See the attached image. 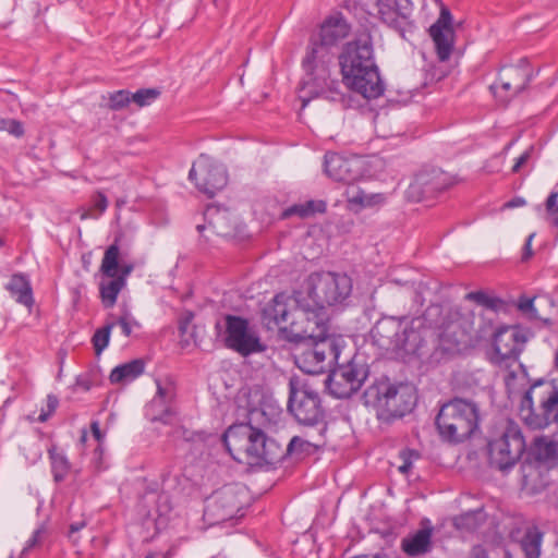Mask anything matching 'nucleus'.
Segmentation results:
<instances>
[{
	"label": "nucleus",
	"instance_id": "72a5a7b5",
	"mask_svg": "<svg viewBox=\"0 0 558 558\" xmlns=\"http://www.w3.org/2000/svg\"><path fill=\"white\" fill-rule=\"evenodd\" d=\"M49 459L51 463V472L53 475V480L57 483L63 482L69 474L71 464L66 458V456L59 451L57 447H51L48 450Z\"/></svg>",
	"mask_w": 558,
	"mask_h": 558
},
{
	"label": "nucleus",
	"instance_id": "5701e85b",
	"mask_svg": "<svg viewBox=\"0 0 558 558\" xmlns=\"http://www.w3.org/2000/svg\"><path fill=\"white\" fill-rule=\"evenodd\" d=\"M451 14L448 10H441L438 20L429 27V35L436 47V52L440 61L449 59L452 41Z\"/></svg>",
	"mask_w": 558,
	"mask_h": 558
},
{
	"label": "nucleus",
	"instance_id": "f3484780",
	"mask_svg": "<svg viewBox=\"0 0 558 558\" xmlns=\"http://www.w3.org/2000/svg\"><path fill=\"white\" fill-rule=\"evenodd\" d=\"M255 436H258L257 427L251 423H240L231 425L225 432L222 440L233 460L245 463L251 450L255 449Z\"/></svg>",
	"mask_w": 558,
	"mask_h": 558
},
{
	"label": "nucleus",
	"instance_id": "ea45409f",
	"mask_svg": "<svg viewBox=\"0 0 558 558\" xmlns=\"http://www.w3.org/2000/svg\"><path fill=\"white\" fill-rule=\"evenodd\" d=\"M114 323H109L102 328L95 331L92 342L95 349L96 355H100L101 352L108 347L110 340L111 329L114 327Z\"/></svg>",
	"mask_w": 558,
	"mask_h": 558
},
{
	"label": "nucleus",
	"instance_id": "09e8293b",
	"mask_svg": "<svg viewBox=\"0 0 558 558\" xmlns=\"http://www.w3.org/2000/svg\"><path fill=\"white\" fill-rule=\"evenodd\" d=\"M399 458L402 463L398 469L402 474H407L412 468L413 460L418 458V453L414 450L405 449L400 452Z\"/></svg>",
	"mask_w": 558,
	"mask_h": 558
},
{
	"label": "nucleus",
	"instance_id": "2eb2a0df",
	"mask_svg": "<svg viewBox=\"0 0 558 558\" xmlns=\"http://www.w3.org/2000/svg\"><path fill=\"white\" fill-rule=\"evenodd\" d=\"M527 341V333L519 326L499 327L493 338L494 355L492 361L499 366L515 362Z\"/></svg>",
	"mask_w": 558,
	"mask_h": 558
},
{
	"label": "nucleus",
	"instance_id": "6ab92c4d",
	"mask_svg": "<svg viewBox=\"0 0 558 558\" xmlns=\"http://www.w3.org/2000/svg\"><path fill=\"white\" fill-rule=\"evenodd\" d=\"M257 441L254 448L248 453L245 461L248 465H274L281 462L284 459L283 444L272 437H268L265 432L258 428V436H255Z\"/></svg>",
	"mask_w": 558,
	"mask_h": 558
},
{
	"label": "nucleus",
	"instance_id": "13d9d810",
	"mask_svg": "<svg viewBox=\"0 0 558 558\" xmlns=\"http://www.w3.org/2000/svg\"><path fill=\"white\" fill-rule=\"evenodd\" d=\"M92 434L96 438L98 442H101L104 439V434L100 430L99 423L94 421L90 425Z\"/></svg>",
	"mask_w": 558,
	"mask_h": 558
},
{
	"label": "nucleus",
	"instance_id": "b1692460",
	"mask_svg": "<svg viewBox=\"0 0 558 558\" xmlns=\"http://www.w3.org/2000/svg\"><path fill=\"white\" fill-rule=\"evenodd\" d=\"M351 32V26L341 13L327 16L320 24L317 41L328 48H332L345 39Z\"/></svg>",
	"mask_w": 558,
	"mask_h": 558
},
{
	"label": "nucleus",
	"instance_id": "0eeeda50",
	"mask_svg": "<svg viewBox=\"0 0 558 558\" xmlns=\"http://www.w3.org/2000/svg\"><path fill=\"white\" fill-rule=\"evenodd\" d=\"M478 422L477 405L454 398L440 408L435 424L444 440L458 444L469 439L478 429Z\"/></svg>",
	"mask_w": 558,
	"mask_h": 558
},
{
	"label": "nucleus",
	"instance_id": "e433bc0d",
	"mask_svg": "<svg viewBox=\"0 0 558 558\" xmlns=\"http://www.w3.org/2000/svg\"><path fill=\"white\" fill-rule=\"evenodd\" d=\"M119 255L120 247L117 242L108 246L105 251L100 266V271L104 276L113 278L119 272Z\"/></svg>",
	"mask_w": 558,
	"mask_h": 558
},
{
	"label": "nucleus",
	"instance_id": "58836bf2",
	"mask_svg": "<svg viewBox=\"0 0 558 558\" xmlns=\"http://www.w3.org/2000/svg\"><path fill=\"white\" fill-rule=\"evenodd\" d=\"M512 83L513 82L505 78V75L500 73L497 82L492 84L489 88L494 96L499 99V101L507 102L512 96H514Z\"/></svg>",
	"mask_w": 558,
	"mask_h": 558
},
{
	"label": "nucleus",
	"instance_id": "a878e982",
	"mask_svg": "<svg viewBox=\"0 0 558 558\" xmlns=\"http://www.w3.org/2000/svg\"><path fill=\"white\" fill-rule=\"evenodd\" d=\"M427 525L408 535L401 541V549L409 557L422 556L432 550L433 526L426 520Z\"/></svg>",
	"mask_w": 558,
	"mask_h": 558
},
{
	"label": "nucleus",
	"instance_id": "8fccbe9b",
	"mask_svg": "<svg viewBox=\"0 0 558 558\" xmlns=\"http://www.w3.org/2000/svg\"><path fill=\"white\" fill-rule=\"evenodd\" d=\"M117 324L121 327L122 333L125 337L131 336L133 327H140V324L131 316L130 313L121 315Z\"/></svg>",
	"mask_w": 558,
	"mask_h": 558
},
{
	"label": "nucleus",
	"instance_id": "c03bdc74",
	"mask_svg": "<svg viewBox=\"0 0 558 558\" xmlns=\"http://www.w3.org/2000/svg\"><path fill=\"white\" fill-rule=\"evenodd\" d=\"M311 448L317 447L299 436H294L290 439L287 446L283 445L284 458L288 454L310 452Z\"/></svg>",
	"mask_w": 558,
	"mask_h": 558
},
{
	"label": "nucleus",
	"instance_id": "20e7f679",
	"mask_svg": "<svg viewBox=\"0 0 558 558\" xmlns=\"http://www.w3.org/2000/svg\"><path fill=\"white\" fill-rule=\"evenodd\" d=\"M331 61L330 48L312 38L302 60V66L306 74V80H304L300 90L303 108L310 101V98L305 95L306 93L311 94L312 97L343 101V95L339 90L340 83L330 80L329 64Z\"/></svg>",
	"mask_w": 558,
	"mask_h": 558
},
{
	"label": "nucleus",
	"instance_id": "bf43d9fd",
	"mask_svg": "<svg viewBox=\"0 0 558 558\" xmlns=\"http://www.w3.org/2000/svg\"><path fill=\"white\" fill-rule=\"evenodd\" d=\"M133 265H122L119 268L120 274H117L116 277H123L124 281L126 282V277L132 272Z\"/></svg>",
	"mask_w": 558,
	"mask_h": 558
},
{
	"label": "nucleus",
	"instance_id": "cd10ccee",
	"mask_svg": "<svg viewBox=\"0 0 558 558\" xmlns=\"http://www.w3.org/2000/svg\"><path fill=\"white\" fill-rule=\"evenodd\" d=\"M157 393L151 401V408L161 407L162 413L158 416H154L153 421L166 422V417L171 415L170 404L177 396L175 385L169 377L163 379H156Z\"/></svg>",
	"mask_w": 558,
	"mask_h": 558
},
{
	"label": "nucleus",
	"instance_id": "7ed1b4c3",
	"mask_svg": "<svg viewBox=\"0 0 558 558\" xmlns=\"http://www.w3.org/2000/svg\"><path fill=\"white\" fill-rule=\"evenodd\" d=\"M352 282L347 275L335 272H315L307 279V296L301 303L299 316L316 325L327 324L326 305L343 302L351 293Z\"/></svg>",
	"mask_w": 558,
	"mask_h": 558
},
{
	"label": "nucleus",
	"instance_id": "0e129e2a",
	"mask_svg": "<svg viewBox=\"0 0 558 558\" xmlns=\"http://www.w3.org/2000/svg\"><path fill=\"white\" fill-rule=\"evenodd\" d=\"M95 454H99V456H101V454H102V447H101V445H100V444H99V445L97 446V448L95 449Z\"/></svg>",
	"mask_w": 558,
	"mask_h": 558
},
{
	"label": "nucleus",
	"instance_id": "de8ad7c7",
	"mask_svg": "<svg viewBox=\"0 0 558 558\" xmlns=\"http://www.w3.org/2000/svg\"><path fill=\"white\" fill-rule=\"evenodd\" d=\"M59 405V399L54 395H48L46 400V407L41 409L38 416V421L46 422L57 410Z\"/></svg>",
	"mask_w": 558,
	"mask_h": 558
},
{
	"label": "nucleus",
	"instance_id": "a211bd4d",
	"mask_svg": "<svg viewBox=\"0 0 558 558\" xmlns=\"http://www.w3.org/2000/svg\"><path fill=\"white\" fill-rule=\"evenodd\" d=\"M408 316H383L371 329L373 343L385 351L395 352Z\"/></svg>",
	"mask_w": 558,
	"mask_h": 558
},
{
	"label": "nucleus",
	"instance_id": "774afa93",
	"mask_svg": "<svg viewBox=\"0 0 558 558\" xmlns=\"http://www.w3.org/2000/svg\"><path fill=\"white\" fill-rule=\"evenodd\" d=\"M145 558H156L154 554H148L145 556Z\"/></svg>",
	"mask_w": 558,
	"mask_h": 558
},
{
	"label": "nucleus",
	"instance_id": "79ce46f5",
	"mask_svg": "<svg viewBox=\"0 0 558 558\" xmlns=\"http://www.w3.org/2000/svg\"><path fill=\"white\" fill-rule=\"evenodd\" d=\"M47 527L45 525L37 527L25 543L20 558H25L32 549L40 547L47 536Z\"/></svg>",
	"mask_w": 558,
	"mask_h": 558
},
{
	"label": "nucleus",
	"instance_id": "338daca9",
	"mask_svg": "<svg viewBox=\"0 0 558 558\" xmlns=\"http://www.w3.org/2000/svg\"><path fill=\"white\" fill-rule=\"evenodd\" d=\"M196 229H197V231H198L199 233H202V232L205 230V226H204V225H198V226L196 227Z\"/></svg>",
	"mask_w": 558,
	"mask_h": 558
},
{
	"label": "nucleus",
	"instance_id": "2f4dec72",
	"mask_svg": "<svg viewBox=\"0 0 558 558\" xmlns=\"http://www.w3.org/2000/svg\"><path fill=\"white\" fill-rule=\"evenodd\" d=\"M124 287L125 281L123 277H113L100 282L99 292L105 308H111L116 305L118 295Z\"/></svg>",
	"mask_w": 558,
	"mask_h": 558
},
{
	"label": "nucleus",
	"instance_id": "f257e3e1",
	"mask_svg": "<svg viewBox=\"0 0 558 558\" xmlns=\"http://www.w3.org/2000/svg\"><path fill=\"white\" fill-rule=\"evenodd\" d=\"M343 84L366 99L383 95L384 84L373 57L369 36H363L344 46L339 56Z\"/></svg>",
	"mask_w": 558,
	"mask_h": 558
},
{
	"label": "nucleus",
	"instance_id": "c9c22d12",
	"mask_svg": "<svg viewBox=\"0 0 558 558\" xmlns=\"http://www.w3.org/2000/svg\"><path fill=\"white\" fill-rule=\"evenodd\" d=\"M348 201L352 204L360 205L362 207H375L380 206L386 202V196L383 193L367 194L363 191L350 187L347 191Z\"/></svg>",
	"mask_w": 558,
	"mask_h": 558
},
{
	"label": "nucleus",
	"instance_id": "4be33fe9",
	"mask_svg": "<svg viewBox=\"0 0 558 558\" xmlns=\"http://www.w3.org/2000/svg\"><path fill=\"white\" fill-rule=\"evenodd\" d=\"M324 170L330 179L350 183L360 177V161L337 153H327L325 155Z\"/></svg>",
	"mask_w": 558,
	"mask_h": 558
},
{
	"label": "nucleus",
	"instance_id": "ddd939ff",
	"mask_svg": "<svg viewBox=\"0 0 558 558\" xmlns=\"http://www.w3.org/2000/svg\"><path fill=\"white\" fill-rule=\"evenodd\" d=\"M288 301L289 298L284 293L276 294L263 310V322L269 329L277 327L289 340L292 328L301 329L299 324L305 326L306 319L299 316L301 303H304V300L296 299L298 307L293 311L290 310Z\"/></svg>",
	"mask_w": 558,
	"mask_h": 558
},
{
	"label": "nucleus",
	"instance_id": "a19ab883",
	"mask_svg": "<svg viewBox=\"0 0 558 558\" xmlns=\"http://www.w3.org/2000/svg\"><path fill=\"white\" fill-rule=\"evenodd\" d=\"M535 298H527L525 295H521L517 302L518 310L524 314L529 319L542 320V317L538 315L537 310L534 305ZM545 325H550L551 320L546 318L543 319Z\"/></svg>",
	"mask_w": 558,
	"mask_h": 558
},
{
	"label": "nucleus",
	"instance_id": "4d7b16f0",
	"mask_svg": "<svg viewBox=\"0 0 558 558\" xmlns=\"http://www.w3.org/2000/svg\"><path fill=\"white\" fill-rule=\"evenodd\" d=\"M533 238H534V233L530 234L525 241V244L523 247V254H522L523 262L527 260L533 255V252L531 248Z\"/></svg>",
	"mask_w": 558,
	"mask_h": 558
},
{
	"label": "nucleus",
	"instance_id": "37998d69",
	"mask_svg": "<svg viewBox=\"0 0 558 558\" xmlns=\"http://www.w3.org/2000/svg\"><path fill=\"white\" fill-rule=\"evenodd\" d=\"M159 95L160 92L156 88H143L131 93V99L137 107H145L154 102Z\"/></svg>",
	"mask_w": 558,
	"mask_h": 558
},
{
	"label": "nucleus",
	"instance_id": "49530a36",
	"mask_svg": "<svg viewBox=\"0 0 558 558\" xmlns=\"http://www.w3.org/2000/svg\"><path fill=\"white\" fill-rule=\"evenodd\" d=\"M131 102V93L129 90L121 89L109 96V108L111 110H121Z\"/></svg>",
	"mask_w": 558,
	"mask_h": 558
},
{
	"label": "nucleus",
	"instance_id": "39448f33",
	"mask_svg": "<svg viewBox=\"0 0 558 558\" xmlns=\"http://www.w3.org/2000/svg\"><path fill=\"white\" fill-rule=\"evenodd\" d=\"M362 399L366 407L376 411L379 421L390 423L414 409L417 395L409 384L395 385L389 380H379L364 390Z\"/></svg>",
	"mask_w": 558,
	"mask_h": 558
},
{
	"label": "nucleus",
	"instance_id": "473e14b6",
	"mask_svg": "<svg viewBox=\"0 0 558 558\" xmlns=\"http://www.w3.org/2000/svg\"><path fill=\"white\" fill-rule=\"evenodd\" d=\"M544 534L537 526L529 527L521 539L525 558H539Z\"/></svg>",
	"mask_w": 558,
	"mask_h": 558
},
{
	"label": "nucleus",
	"instance_id": "4c0bfd02",
	"mask_svg": "<svg viewBox=\"0 0 558 558\" xmlns=\"http://www.w3.org/2000/svg\"><path fill=\"white\" fill-rule=\"evenodd\" d=\"M465 298L494 312L505 310L506 307V303L500 298L488 295L483 291L470 292Z\"/></svg>",
	"mask_w": 558,
	"mask_h": 558
},
{
	"label": "nucleus",
	"instance_id": "f03ea898",
	"mask_svg": "<svg viewBox=\"0 0 558 558\" xmlns=\"http://www.w3.org/2000/svg\"><path fill=\"white\" fill-rule=\"evenodd\" d=\"M291 342L311 341L308 345L294 354L296 366L307 374H320L333 362H337L342 348L343 339L328 332L327 324H316L306 320L301 329L291 330Z\"/></svg>",
	"mask_w": 558,
	"mask_h": 558
},
{
	"label": "nucleus",
	"instance_id": "aec40b11",
	"mask_svg": "<svg viewBox=\"0 0 558 558\" xmlns=\"http://www.w3.org/2000/svg\"><path fill=\"white\" fill-rule=\"evenodd\" d=\"M446 189L444 174L438 170H424L418 172L405 191L407 198L411 202H421L433 197Z\"/></svg>",
	"mask_w": 558,
	"mask_h": 558
},
{
	"label": "nucleus",
	"instance_id": "864d4df0",
	"mask_svg": "<svg viewBox=\"0 0 558 558\" xmlns=\"http://www.w3.org/2000/svg\"><path fill=\"white\" fill-rule=\"evenodd\" d=\"M85 526H86V521H84V520L77 521V522H73V523L70 524L69 532H68V537L70 538V541L74 545H76L78 543V539L75 537V534L77 532H80L81 530H83Z\"/></svg>",
	"mask_w": 558,
	"mask_h": 558
},
{
	"label": "nucleus",
	"instance_id": "603ef678",
	"mask_svg": "<svg viewBox=\"0 0 558 558\" xmlns=\"http://www.w3.org/2000/svg\"><path fill=\"white\" fill-rule=\"evenodd\" d=\"M93 379L89 374H81L76 377L74 390L88 391L93 387Z\"/></svg>",
	"mask_w": 558,
	"mask_h": 558
},
{
	"label": "nucleus",
	"instance_id": "6e6d98bb",
	"mask_svg": "<svg viewBox=\"0 0 558 558\" xmlns=\"http://www.w3.org/2000/svg\"><path fill=\"white\" fill-rule=\"evenodd\" d=\"M532 151L533 147L531 146L517 158L512 167V172H518L521 169V167L530 160Z\"/></svg>",
	"mask_w": 558,
	"mask_h": 558
},
{
	"label": "nucleus",
	"instance_id": "f8f14e48",
	"mask_svg": "<svg viewBox=\"0 0 558 558\" xmlns=\"http://www.w3.org/2000/svg\"><path fill=\"white\" fill-rule=\"evenodd\" d=\"M189 179L194 182L199 192L208 197H214L228 183V174L223 165L204 154L193 162Z\"/></svg>",
	"mask_w": 558,
	"mask_h": 558
},
{
	"label": "nucleus",
	"instance_id": "6e6552de",
	"mask_svg": "<svg viewBox=\"0 0 558 558\" xmlns=\"http://www.w3.org/2000/svg\"><path fill=\"white\" fill-rule=\"evenodd\" d=\"M525 450V440L521 427L509 420L487 442L490 466L506 472L511 470Z\"/></svg>",
	"mask_w": 558,
	"mask_h": 558
},
{
	"label": "nucleus",
	"instance_id": "9d476101",
	"mask_svg": "<svg viewBox=\"0 0 558 558\" xmlns=\"http://www.w3.org/2000/svg\"><path fill=\"white\" fill-rule=\"evenodd\" d=\"M288 410L303 425H317L325 417L318 391L298 376L289 379Z\"/></svg>",
	"mask_w": 558,
	"mask_h": 558
},
{
	"label": "nucleus",
	"instance_id": "1a4fd4ad",
	"mask_svg": "<svg viewBox=\"0 0 558 558\" xmlns=\"http://www.w3.org/2000/svg\"><path fill=\"white\" fill-rule=\"evenodd\" d=\"M248 502L245 486L231 484L217 489L205 500L204 523L214 526L226 521L242 517V510Z\"/></svg>",
	"mask_w": 558,
	"mask_h": 558
},
{
	"label": "nucleus",
	"instance_id": "c85d7f7f",
	"mask_svg": "<svg viewBox=\"0 0 558 558\" xmlns=\"http://www.w3.org/2000/svg\"><path fill=\"white\" fill-rule=\"evenodd\" d=\"M327 209V203L323 199H308L303 203L293 204L281 213L282 219L298 217L300 219H307L314 217L316 214H324Z\"/></svg>",
	"mask_w": 558,
	"mask_h": 558
},
{
	"label": "nucleus",
	"instance_id": "f704fd0d",
	"mask_svg": "<svg viewBox=\"0 0 558 558\" xmlns=\"http://www.w3.org/2000/svg\"><path fill=\"white\" fill-rule=\"evenodd\" d=\"M501 73L505 75V78L513 82V95L525 90L531 81V74L522 66H506Z\"/></svg>",
	"mask_w": 558,
	"mask_h": 558
},
{
	"label": "nucleus",
	"instance_id": "e2e57ef3",
	"mask_svg": "<svg viewBox=\"0 0 558 558\" xmlns=\"http://www.w3.org/2000/svg\"><path fill=\"white\" fill-rule=\"evenodd\" d=\"M476 558H488V555L484 549L480 548L476 553Z\"/></svg>",
	"mask_w": 558,
	"mask_h": 558
},
{
	"label": "nucleus",
	"instance_id": "69168bd1",
	"mask_svg": "<svg viewBox=\"0 0 558 558\" xmlns=\"http://www.w3.org/2000/svg\"><path fill=\"white\" fill-rule=\"evenodd\" d=\"M444 338H445V335L444 333H438V340H439V343L442 345L444 343Z\"/></svg>",
	"mask_w": 558,
	"mask_h": 558
},
{
	"label": "nucleus",
	"instance_id": "a18cd8bd",
	"mask_svg": "<svg viewBox=\"0 0 558 558\" xmlns=\"http://www.w3.org/2000/svg\"><path fill=\"white\" fill-rule=\"evenodd\" d=\"M549 222L558 228V191H551L545 203Z\"/></svg>",
	"mask_w": 558,
	"mask_h": 558
},
{
	"label": "nucleus",
	"instance_id": "412c9836",
	"mask_svg": "<svg viewBox=\"0 0 558 558\" xmlns=\"http://www.w3.org/2000/svg\"><path fill=\"white\" fill-rule=\"evenodd\" d=\"M408 0H374L368 14L379 19L396 31H402L408 19Z\"/></svg>",
	"mask_w": 558,
	"mask_h": 558
},
{
	"label": "nucleus",
	"instance_id": "680f3d73",
	"mask_svg": "<svg viewBox=\"0 0 558 558\" xmlns=\"http://www.w3.org/2000/svg\"><path fill=\"white\" fill-rule=\"evenodd\" d=\"M524 204L522 198L513 199L507 204L508 207H514Z\"/></svg>",
	"mask_w": 558,
	"mask_h": 558
},
{
	"label": "nucleus",
	"instance_id": "c756f323",
	"mask_svg": "<svg viewBox=\"0 0 558 558\" xmlns=\"http://www.w3.org/2000/svg\"><path fill=\"white\" fill-rule=\"evenodd\" d=\"M7 289L20 304H23L27 307L33 305L34 300L32 287L28 279L24 275H13L7 284Z\"/></svg>",
	"mask_w": 558,
	"mask_h": 558
},
{
	"label": "nucleus",
	"instance_id": "4468645a",
	"mask_svg": "<svg viewBox=\"0 0 558 558\" xmlns=\"http://www.w3.org/2000/svg\"><path fill=\"white\" fill-rule=\"evenodd\" d=\"M225 320V342L227 348L238 352L242 356L263 352L266 349L256 331L250 327L246 318L235 315H227Z\"/></svg>",
	"mask_w": 558,
	"mask_h": 558
},
{
	"label": "nucleus",
	"instance_id": "7c9ffc66",
	"mask_svg": "<svg viewBox=\"0 0 558 558\" xmlns=\"http://www.w3.org/2000/svg\"><path fill=\"white\" fill-rule=\"evenodd\" d=\"M145 364L142 360H133L116 366L109 376L112 384L129 383L144 373Z\"/></svg>",
	"mask_w": 558,
	"mask_h": 558
},
{
	"label": "nucleus",
	"instance_id": "5fc2aeb1",
	"mask_svg": "<svg viewBox=\"0 0 558 558\" xmlns=\"http://www.w3.org/2000/svg\"><path fill=\"white\" fill-rule=\"evenodd\" d=\"M94 207L98 209L99 214L106 211L108 207V198L102 192H97L94 197Z\"/></svg>",
	"mask_w": 558,
	"mask_h": 558
},
{
	"label": "nucleus",
	"instance_id": "bb28decb",
	"mask_svg": "<svg viewBox=\"0 0 558 558\" xmlns=\"http://www.w3.org/2000/svg\"><path fill=\"white\" fill-rule=\"evenodd\" d=\"M531 456L532 460L550 470L558 466V441L546 436L537 437L534 440Z\"/></svg>",
	"mask_w": 558,
	"mask_h": 558
},
{
	"label": "nucleus",
	"instance_id": "052dcab7",
	"mask_svg": "<svg viewBox=\"0 0 558 558\" xmlns=\"http://www.w3.org/2000/svg\"><path fill=\"white\" fill-rule=\"evenodd\" d=\"M424 289L425 284L423 282H418L417 287L415 288V302L420 303L421 305L424 304V299L422 296Z\"/></svg>",
	"mask_w": 558,
	"mask_h": 558
},
{
	"label": "nucleus",
	"instance_id": "393cba45",
	"mask_svg": "<svg viewBox=\"0 0 558 558\" xmlns=\"http://www.w3.org/2000/svg\"><path fill=\"white\" fill-rule=\"evenodd\" d=\"M520 470L522 474V487L530 495L541 493L549 484L548 472L550 469L531 458L522 462Z\"/></svg>",
	"mask_w": 558,
	"mask_h": 558
},
{
	"label": "nucleus",
	"instance_id": "423d86ee",
	"mask_svg": "<svg viewBox=\"0 0 558 558\" xmlns=\"http://www.w3.org/2000/svg\"><path fill=\"white\" fill-rule=\"evenodd\" d=\"M519 415L532 429L558 424V378L537 379L522 396Z\"/></svg>",
	"mask_w": 558,
	"mask_h": 558
},
{
	"label": "nucleus",
	"instance_id": "9b49d317",
	"mask_svg": "<svg viewBox=\"0 0 558 558\" xmlns=\"http://www.w3.org/2000/svg\"><path fill=\"white\" fill-rule=\"evenodd\" d=\"M404 328L395 353L409 359L423 360L434 349L433 332L426 328L421 318L407 317Z\"/></svg>",
	"mask_w": 558,
	"mask_h": 558
},
{
	"label": "nucleus",
	"instance_id": "3c124183",
	"mask_svg": "<svg viewBox=\"0 0 558 558\" xmlns=\"http://www.w3.org/2000/svg\"><path fill=\"white\" fill-rule=\"evenodd\" d=\"M3 129L16 137H21L24 134L23 124L14 119L3 121Z\"/></svg>",
	"mask_w": 558,
	"mask_h": 558
},
{
	"label": "nucleus",
	"instance_id": "dca6fc26",
	"mask_svg": "<svg viewBox=\"0 0 558 558\" xmlns=\"http://www.w3.org/2000/svg\"><path fill=\"white\" fill-rule=\"evenodd\" d=\"M366 377V368L351 360L332 369L326 384L329 392L333 397L345 399L350 398L361 388Z\"/></svg>",
	"mask_w": 558,
	"mask_h": 558
}]
</instances>
